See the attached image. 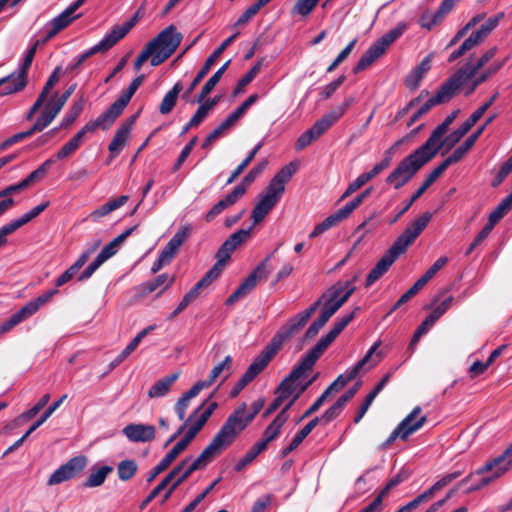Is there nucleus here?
<instances>
[{"label":"nucleus","instance_id":"24","mask_svg":"<svg viewBox=\"0 0 512 512\" xmlns=\"http://www.w3.org/2000/svg\"><path fill=\"white\" fill-rule=\"evenodd\" d=\"M175 282V276H169L168 274H160L155 279L144 282L137 287L138 294L141 297H145L148 294L156 291L160 287L163 288L159 291L158 296L161 295L165 290L173 285Z\"/></svg>","mask_w":512,"mask_h":512},{"label":"nucleus","instance_id":"20","mask_svg":"<svg viewBox=\"0 0 512 512\" xmlns=\"http://www.w3.org/2000/svg\"><path fill=\"white\" fill-rule=\"evenodd\" d=\"M458 112L459 110L453 111L432 131L428 139L422 144L427 150L433 151V149L437 148V153L440 151L443 146L442 138L447 133L449 126L457 117Z\"/></svg>","mask_w":512,"mask_h":512},{"label":"nucleus","instance_id":"9","mask_svg":"<svg viewBox=\"0 0 512 512\" xmlns=\"http://www.w3.org/2000/svg\"><path fill=\"white\" fill-rule=\"evenodd\" d=\"M508 456L509 455L505 454V451H504L501 455L488 461L485 465H483L481 468H479L476 471L477 475H485L489 472H492V474L483 476L477 484L469 487L467 489L466 493L469 494V493L478 491V490L482 489L483 487L492 483L494 480L500 478L502 475H504L508 471L509 465H510V461L506 460Z\"/></svg>","mask_w":512,"mask_h":512},{"label":"nucleus","instance_id":"18","mask_svg":"<svg viewBox=\"0 0 512 512\" xmlns=\"http://www.w3.org/2000/svg\"><path fill=\"white\" fill-rule=\"evenodd\" d=\"M449 166L444 165V161L434 168L423 181L421 186L414 192L411 198L408 200L406 205L396 214V216L390 221V224H394L399 218L406 213L413 203L420 198L424 192L446 171Z\"/></svg>","mask_w":512,"mask_h":512},{"label":"nucleus","instance_id":"61","mask_svg":"<svg viewBox=\"0 0 512 512\" xmlns=\"http://www.w3.org/2000/svg\"><path fill=\"white\" fill-rule=\"evenodd\" d=\"M327 322L328 321H326L321 315H319V317L316 320H314L310 324L308 329L305 331L302 337V342L314 339Z\"/></svg>","mask_w":512,"mask_h":512},{"label":"nucleus","instance_id":"64","mask_svg":"<svg viewBox=\"0 0 512 512\" xmlns=\"http://www.w3.org/2000/svg\"><path fill=\"white\" fill-rule=\"evenodd\" d=\"M454 301L453 296H449L445 298L437 307H435L431 313L428 315V317L436 323L444 314L445 312L451 307L452 303Z\"/></svg>","mask_w":512,"mask_h":512},{"label":"nucleus","instance_id":"48","mask_svg":"<svg viewBox=\"0 0 512 512\" xmlns=\"http://www.w3.org/2000/svg\"><path fill=\"white\" fill-rule=\"evenodd\" d=\"M376 175L371 171L360 174L352 183L348 185L342 196L340 197V201L348 198L354 192L359 190L362 186H364L368 181L373 179Z\"/></svg>","mask_w":512,"mask_h":512},{"label":"nucleus","instance_id":"6","mask_svg":"<svg viewBox=\"0 0 512 512\" xmlns=\"http://www.w3.org/2000/svg\"><path fill=\"white\" fill-rule=\"evenodd\" d=\"M183 35L175 25L171 24L157 34L147 45L154 55L150 60L152 66L156 67L168 60L181 44Z\"/></svg>","mask_w":512,"mask_h":512},{"label":"nucleus","instance_id":"47","mask_svg":"<svg viewBox=\"0 0 512 512\" xmlns=\"http://www.w3.org/2000/svg\"><path fill=\"white\" fill-rule=\"evenodd\" d=\"M55 159L49 158L45 160L37 169L32 171L25 179L22 180L25 188H28L32 183L37 180L42 179L50 169V167L54 164Z\"/></svg>","mask_w":512,"mask_h":512},{"label":"nucleus","instance_id":"2","mask_svg":"<svg viewBox=\"0 0 512 512\" xmlns=\"http://www.w3.org/2000/svg\"><path fill=\"white\" fill-rule=\"evenodd\" d=\"M303 325L302 320L293 323L288 327H281L272 337L270 342L260 352V354L248 366L245 373L230 391V397L235 398L239 393L251 383L270 363L275 355L281 350L283 344L292 338V334Z\"/></svg>","mask_w":512,"mask_h":512},{"label":"nucleus","instance_id":"32","mask_svg":"<svg viewBox=\"0 0 512 512\" xmlns=\"http://www.w3.org/2000/svg\"><path fill=\"white\" fill-rule=\"evenodd\" d=\"M8 78L5 82H3L0 86V96H6L9 94H13L19 91H22L27 85V78L18 73L15 75L14 73L6 76Z\"/></svg>","mask_w":512,"mask_h":512},{"label":"nucleus","instance_id":"12","mask_svg":"<svg viewBox=\"0 0 512 512\" xmlns=\"http://www.w3.org/2000/svg\"><path fill=\"white\" fill-rule=\"evenodd\" d=\"M240 35V32L237 31L231 36H229L226 40H224L220 46L206 59L201 69L196 74L193 81L190 83L189 87L185 91V93L182 95L184 99H186L193 91L194 89L200 84V82L204 79V77L208 74L211 67L215 64L217 59L220 57V55L227 49L228 46H230L235 39Z\"/></svg>","mask_w":512,"mask_h":512},{"label":"nucleus","instance_id":"28","mask_svg":"<svg viewBox=\"0 0 512 512\" xmlns=\"http://www.w3.org/2000/svg\"><path fill=\"white\" fill-rule=\"evenodd\" d=\"M180 372H174L157 380L148 390L147 395L149 398H160L165 396L171 389V386L180 377Z\"/></svg>","mask_w":512,"mask_h":512},{"label":"nucleus","instance_id":"11","mask_svg":"<svg viewBox=\"0 0 512 512\" xmlns=\"http://www.w3.org/2000/svg\"><path fill=\"white\" fill-rule=\"evenodd\" d=\"M87 463L88 459L85 455L70 458L50 475L47 480V485H58L77 477L85 469Z\"/></svg>","mask_w":512,"mask_h":512},{"label":"nucleus","instance_id":"4","mask_svg":"<svg viewBox=\"0 0 512 512\" xmlns=\"http://www.w3.org/2000/svg\"><path fill=\"white\" fill-rule=\"evenodd\" d=\"M343 288L341 287V282L335 283L331 286L322 296L317 299L312 305H310L304 311L298 313L297 315L290 318L286 324L282 327H288L291 324L297 323L299 320H302L303 325L297 329L296 332L292 334V337L298 334L302 328L305 327L311 316L317 311L320 305L323 304L322 311L320 315L326 320L329 319L344 305L339 296L342 294Z\"/></svg>","mask_w":512,"mask_h":512},{"label":"nucleus","instance_id":"59","mask_svg":"<svg viewBox=\"0 0 512 512\" xmlns=\"http://www.w3.org/2000/svg\"><path fill=\"white\" fill-rule=\"evenodd\" d=\"M501 68V64L496 65L495 67H490L486 69L483 73H481L468 87V89L465 92L466 96L471 95L474 93L476 88L482 84L483 82L487 81L493 74H495L499 69Z\"/></svg>","mask_w":512,"mask_h":512},{"label":"nucleus","instance_id":"31","mask_svg":"<svg viewBox=\"0 0 512 512\" xmlns=\"http://www.w3.org/2000/svg\"><path fill=\"white\" fill-rule=\"evenodd\" d=\"M155 325H150L143 330H141L131 341L130 343L123 349V351L110 363V370L117 367L121 362L124 361L126 357H128L140 344L142 339L152 330H154Z\"/></svg>","mask_w":512,"mask_h":512},{"label":"nucleus","instance_id":"60","mask_svg":"<svg viewBox=\"0 0 512 512\" xmlns=\"http://www.w3.org/2000/svg\"><path fill=\"white\" fill-rule=\"evenodd\" d=\"M510 211L509 206L502 201L497 205V207L490 213L487 224L492 228Z\"/></svg>","mask_w":512,"mask_h":512},{"label":"nucleus","instance_id":"63","mask_svg":"<svg viewBox=\"0 0 512 512\" xmlns=\"http://www.w3.org/2000/svg\"><path fill=\"white\" fill-rule=\"evenodd\" d=\"M448 263V258L446 256H442L438 258L432 266L419 278L425 285L428 283L430 279H432L435 274L442 269Z\"/></svg>","mask_w":512,"mask_h":512},{"label":"nucleus","instance_id":"41","mask_svg":"<svg viewBox=\"0 0 512 512\" xmlns=\"http://www.w3.org/2000/svg\"><path fill=\"white\" fill-rule=\"evenodd\" d=\"M134 94L127 88L106 110L116 120L123 113Z\"/></svg>","mask_w":512,"mask_h":512},{"label":"nucleus","instance_id":"44","mask_svg":"<svg viewBox=\"0 0 512 512\" xmlns=\"http://www.w3.org/2000/svg\"><path fill=\"white\" fill-rule=\"evenodd\" d=\"M264 450H266L264 448V444H260L259 442H256L249 449V451L236 463V465L234 466V470L236 472L243 471Z\"/></svg>","mask_w":512,"mask_h":512},{"label":"nucleus","instance_id":"52","mask_svg":"<svg viewBox=\"0 0 512 512\" xmlns=\"http://www.w3.org/2000/svg\"><path fill=\"white\" fill-rule=\"evenodd\" d=\"M425 284L418 279L412 287H410L393 305L391 310L389 311V314L400 308L403 304L407 303L412 297H414L423 287Z\"/></svg>","mask_w":512,"mask_h":512},{"label":"nucleus","instance_id":"5","mask_svg":"<svg viewBox=\"0 0 512 512\" xmlns=\"http://www.w3.org/2000/svg\"><path fill=\"white\" fill-rule=\"evenodd\" d=\"M265 404L264 398H259L252 404V412L246 413L247 404H240L226 419L217 434L230 446L239 434L254 420Z\"/></svg>","mask_w":512,"mask_h":512},{"label":"nucleus","instance_id":"57","mask_svg":"<svg viewBox=\"0 0 512 512\" xmlns=\"http://www.w3.org/2000/svg\"><path fill=\"white\" fill-rule=\"evenodd\" d=\"M319 1L320 0H297L292 8V14L306 17L315 9Z\"/></svg>","mask_w":512,"mask_h":512},{"label":"nucleus","instance_id":"26","mask_svg":"<svg viewBox=\"0 0 512 512\" xmlns=\"http://www.w3.org/2000/svg\"><path fill=\"white\" fill-rule=\"evenodd\" d=\"M461 86L462 85L458 83V80L453 78V76H450L445 82L442 83V85L436 91L435 95L432 96L430 100L435 106L449 102L454 97L456 92L461 88Z\"/></svg>","mask_w":512,"mask_h":512},{"label":"nucleus","instance_id":"58","mask_svg":"<svg viewBox=\"0 0 512 512\" xmlns=\"http://www.w3.org/2000/svg\"><path fill=\"white\" fill-rule=\"evenodd\" d=\"M345 406L346 404L338 398L337 401L323 413L322 417L319 418L320 421L324 424L330 423L341 414Z\"/></svg>","mask_w":512,"mask_h":512},{"label":"nucleus","instance_id":"34","mask_svg":"<svg viewBox=\"0 0 512 512\" xmlns=\"http://www.w3.org/2000/svg\"><path fill=\"white\" fill-rule=\"evenodd\" d=\"M57 115L58 113L50 107V102L46 103L41 114L37 117L35 123L29 130H27L30 136H32L36 132L43 131L52 123V121L57 117Z\"/></svg>","mask_w":512,"mask_h":512},{"label":"nucleus","instance_id":"35","mask_svg":"<svg viewBox=\"0 0 512 512\" xmlns=\"http://www.w3.org/2000/svg\"><path fill=\"white\" fill-rule=\"evenodd\" d=\"M125 36L126 34L124 33L123 27L117 25L111 30L110 33H108L99 43L93 47L97 53H105Z\"/></svg>","mask_w":512,"mask_h":512},{"label":"nucleus","instance_id":"49","mask_svg":"<svg viewBox=\"0 0 512 512\" xmlns=\"http://www.w3.org/2000/svg\"><path fill=\"white\" fill-rule=\"evenodd\" d=\"M480 69L477 65L471 62L465 63L460 69H458L452 76L458 83L463 85L466 81L472 79Z\"/></svg>","mask_w":512,"mask_h":512},{"label":"nucleus","instance_id":"33","mask_svg":"<svg viewBox=\"0 0 512 512\" xmlns=\"http://www.w3.org/2000/svg\"><path fill=\"white\" fill-rule=\"evenodd\" d=\"M181 453L182 451L174 445V447L162 458V460L150 470L146 478L147 483H152L155 478L160 473L165 471Z\"/></svg>","mask_w":512,"mask_h":512},{"label":"nucleus","instance_id":"56","mask_svg":"<svg viewBox=\"0 0 512 512\" xmlns=\"http://www.w3.org/2000/svg\"><path fill=\"white\" fill-rule=\"evenodd\" d=\"M257 100L258 94L250 95L235 111L228 115L227 119L234 125Z\"/></svg>","mask_w":512,"mask_h":512},{"label":"nucleus","instance_id":"21","mask_svg":"<svg viewBox=\"0 0 512 512\" xmlns=\"http://www.w3.org/2000/svg\"><path fill=\"white\" fill-rule=\"evenodd\" d=\"M123 434L132 442H149L155 439L156 429L148 424H129L124 427Z\"/></svg>","mask_w":512,"mask_h":512},{"label":"nucleus","instance_id":"17","mask_svg":"<svg viewBox=\"0 0 512 512\" xmlns=\"http://www.w3.org/2000/svg\"><path fill=\"white\" fill-rule=\"evenodd\" d=\"M331 344L328 343L324 337H321L317 343L300 359V361L293 367V371L300 377L307 371L313 369L317 360L326 351Z\"/></svg>","mask_w":512,"mask_h":512},{"label":"nucleus","instance_id":"36","mask_svg":"<svg viewBox=\"0 0 512 512\" xmlns=\"http://www.w3.org/2000/svg\"><path fill=\"white\" fill-rule=\"evenodd\" d=\"M270 260V256H267L251 273L250 275L244 279L242 284L247 287L249 290H253L257 284V281L264 277L266 274L271 272V269H268V262Z\"/></svg>","mask_w":512,"mask_h":512},{"label":"nucleus","instance_id":"7","mask_svg":"<svg viewBox=\"0 0 512 512\" xmlns=\"http://www.w3.org/2000/svg\"><path fill=\"white\" fill-rule=\"evenodd\" d=\"M407 29V25L403 22L398 23L396 27L389 30L382 37L372 43L363 53L353 68V73L358 74L371 66L378 58L385 54L387 48L399 39Z\"/></svg>","mask_w":512,"mask_h":512},{"label":"nucleus","instance_id":"10","mask_svg":"<svg viewBox=\"0 0 512 512\" xmlns=\"http://www.w3.org/2000/svg\"><path fill=\"white\" fill-rule=\"evenodd\" d=\"M381 342L378 341L374 345L370 347L365 356L360 359L346 374L339 375L326 389L328 394L330 395L332 391H339L344 388L350 381L355 379L360 372V370L365 367V365L369 364L368 369L375 367L380 359L375 360L372 359L373 354L379 348Z\"/></svg>","mask_w":512,"mask_h":512},{"label":"nucleus","instance_id":"51","mask_svg":"<svg viewBox=\"0 0 512 512\" xmlns=\"http://www.w3.org/2000/svg\"><path fill=\"white\" fill-rule=\"evenodd\" d=\"M337 121V115L329 112L317 120L311 128L321 137Z\"/></svg>","mask_w":512,"mask_h":512},{"label":"nucleus","instance_id":"29","mask_svg":"<svg viewBox=\"0 0 512 512\" xmlns=\"http://www.w3.org/2000/svg\"><path fill=\"white\" fill-rule=\"evenodd\" d=\"M319 422V417H314L301 430H299L292 439L291 443L281 451V458L287 457L292 451H294L318 425Z\"/></svg>","mask_w":512,"mask_h":512},{"label":"nucleus","instance_id":"39","mask_svg":"<svg viewBox=\"0 0 512 512\" xmlns=\"http://www.w3.org/2000/svg\"><path fill=\"white\" fill-rule=\"evenodd\" d=\"M462 475L461 471H455L441 477L437 482H435L430 488L425 490L423 493L427 498V501L431 500L437 492L442 490L444 487L449 485L451 482L456 480Z\"/></svg>","mask_w":512,"mask_h":512},{"label":"nucleus","instance_id":"62","mask_svg":"<svg viewBox=\"0 0 512 512\" xmlns=\"http://www.w3.org/2000/svg\"><path fill=\"white\" fill-rule=\"evenodd\" d=\"M221 77L214 73L208 81L203 85L200 93L195 99L196 103H202L206 97L212 92V90L215 88V86L219 83Z\"/></svg>","mask_w":512,"mask_h":512},{"label":"nucleus","instance_id":"55","mask_svg":"<svg viewBox=\"0 0 512 512\" xmlns=\"http://www.w3.org/2000/svg\"><path fill=\"white\" fill-rule=\"evenodd\" d=\"M403 143V139H400L396 141L389 149H387L384 153V158L377 163L373 169L372 172L377 176L379 173H381L383 170L389 167L392 155L397 147H399Z\"/></svg>","mask_w":512,"mask_h":512},{"label":"nucleus","instance_id":"40","mask_svg":"<svg viewBox=\"0 0 512 512\" xmlns=\"http://www.w3.org/2000/svg\"><path fill=\"white\" fill-rule=\"evenodd\" d=\"M134 94L127 88L106 110L116 120L123 113Z\"/></svg>","mask_w":512,"mask_h":512},{"label":"nucleus","instance_id":"45","mask_svg":"<svg viewBox=\"0 0 512 512\" xmlns=\"http://www.w3.org/2000/svg\"><path fill=\"white\" fill-rule=\"evenodd\" d=\"M261 66H262V60L257 61L249 69V71L246 72V74L239 79L236 87L233 90V95L234 96H237V95H239V94L244 92L245 86L250 84L255 79V77L257 76V74L259 73V71L261 69Z\"/></svg>","mask_w":512,"mask_h":512},{"label":"nucleus","instance_id":"54","mask_svg":"<svg viewBox=\"0 0 512 512\" xmlns=\"http://www.w3.org/2000/svg\"><path fill=\"white\" fill-rule=\"evenodd\" d=\"M268 163L267 159H262L244 176L240 183L247 188L263 173Z\"/></svg>","mask_w":512,"mask_h":512},{"label":"nucleus","instance_id":"50","mask_svg":"<svg viewBox=\"0 0 512 512\" xmlns=\"http://www.w3.org/2000/svg\"><path fill=\"white\" fill-rule=\"evenodd\" d=\"M84 108L82 100L74 102L60 123V128H68L80 116Z\"/></svg>","mask_w":512,"mask_h":512},{"label":"nucleus","instance_id":"16","mask_svg":"<svg viewBox=\"0 0 512 512\" xmlns=\"http://www.w3.org/2000/svg\"><path fill=\"white\" fill-rule=\"evenodd\" d=\"M495 118V114L488 117L481 126H479L470 136H468L465 139V141L459 147H457L450 156H448L444 160V165L450 166L454 163L459 162L465 156V154L474 146L475 142L482 135L486 127L490 125Z\"/></svg>","mask_w":512,"mask_h":512},{"label":"nucleus","instance_id":"42","mask_svg":"<svg viewBox=\"0 0 512 512\" xmlns=\"http://www.w3.org/2000/svg\"><path fill=\"white\" fill-rule=\"evenodd\" d=\"M134 94L127 88L106 110L116 120L123 113Z\"/></svg>","mask_w":512,"mask_h":512},{"label":"nucleus","instance_id":"38","mask_svg":"<svg viewBox=\"0 0 512 512\" xmlns=\"http://www.w3.org/2000/svg\"><path fill=\"white\" fill-rule=\"evenodd\" d=\"M421 413V407L416 406L413 408V410L399 423L404 424V427L402 428V431H406L408 429H412L413 433L418 431L427 421L426 416H419Z\"/></svg>","mask_w":512,"mask_h":512},{"label":"nucleus","instance_id":"1","mask_svg":"<svg viewBox=\"0 0 512 512\" xmlns=\"http://www.w3.org/2000/svg\"><path fill=\"white\" fill-rule=\"evenodd\" d=\"M431 217L432 214L430 212H424L405 228L367 275L365 281L366 288H369L379 280L395 261L407 251L408 247L427 227Z\"/></svg>","mask_w":512,"mask_h":512},{"label":"nucleus","instance_id":"27","mask_svg":"<svg viewBox=\"0 0 512 512\" xmlns=\"http://www.w3.org/2000/svg\"><path fill=\"white\" fill-rule=\"evenodd\" d=\"M232 362V357L230 355H227L222 362L218 363L216 366L212 368L208 376V379L197 381L196 384L202 390L209 388L217 380V378L224 372L227 373L224 379H227L231 374Z\"/></svg>","mask_w":512,"mask_h":512},{"label":"nucleus","instance_id":"13","mask_svg":"<svg viewBox=\"0 0 512 512\" xmlns=\"http://www.w3.org/2000/svg\"><path fill=\"white\" fill-rule=\"evenodd\" d=\"M84 2L85 0H76L70 4L62 13L53 18L50 21L51 29L47 32L46 37L42 40V44L52 39L60 31L69 26L73 20L77 19L80 15L73 16V14L84 4Z\"/></svg>","mask_w":512,"mask_h":512},{"label":"nucleus","instance_id":"3","mask_svg":"<svg viewBox=\"0 0 512 512\" xmlns=\"http://www.w3.org/2000/svg\"><path fill=\"white\" fill-rule=\"evenodd\" d=\"M437 155V148L427 150L423 145L404 157L396 168L387 176L386 183L396 190L406 185L417 172Z\"/></svg>","mask_w":512,"mask_h":512},{"label":"nucleus","instance_id":"46","mask_svg":"<svg viewBox=\"0 0 512 512\" xmlns=\"http://www.w3.org/2000/svg\"><path fill=\"white\" fill-rule=\"evenodd\" d=\"M435 323L427 316L422 323L416 328L410 343L407 347V352L413 354L415 348L420 341L421 337L425 335Z\"/></svg>","mask_w":512,"mask_h":512},{"label":"nucleus","instance_id":"19","mask_svg":"<svg viewBox=\"0 0 512 512\" xmlns=\"http://www.w3.org/2000/svg\"><path fill=\"white\" fill-rule=\"evenodd\" d=\"M281 195L277 194L269 188H265L263 194L260 195L258 203L252 210L251 218L254 224H258L264 220L266 215L276 206L280 201Z\"/></svg>","mask_w":512,"mask_h":512},{"label":"nucleus","instance_id":"37","mask_svg":"<svg viewBox=\"0 0 512 512\" xmlns=\"http://www.w3.org/2000/svg\"><path fill=\"white\" fill-rule=\"evenodd\" d=\"M115 122V119L108 113L107 110H105L102 114H100L95 120H91L87 122L82 129L84 132L87 133H93L96 131V129L100 128L102 130H107L110 128L113 123Z\"/></svg>","mask_w":512,"mask_h":512},{"label":"nucleus","instance_id":"15","mask_svg":"<svg viewBox=\"0 0 512 512\" xmlns=\"http://www.w3.org/2000/svg\"><path fill=\"white\" fill-rule=\"evenodd\" d=\"M300 376L291 370V372L281 381L279 386L277 387L275 394L277 395L275 399L270 403L267 409L263 413V417H268L273 412H275L281 404L292 395L294 391V382L297 381Z\"/></svg>","mask_w":512,"mask_h":512},{"label":"nucleus","instance_id":"8","mask_svg":"<svg viewBox=\"0 0 512 512\" xmlns=\"http://www.w3.org/2000/svg\"><path fill=\"white\" fill-rule=\"evenodd\" d=\"M229 445L216 433L211 442L190 466L175 480L179 485L186 481L193 472L205 468L216 456L220 455Z\"/></svg>","mask_w":512,"mask_h":512},{"label":"nucleus","instance_id":"14","mask_svg":"<svg viewBox=\"0 0 512 512\" xmlns=\"http://www.w3.org/2000/svg\"><path fill=\"white\" fill-rule=\"evenodd\" d=\"M138 115L139 113H136L127 118L116 130L111 142L108 145L111 159H115L126 146V143L130 138L132 127Z\"/></svg>","mask_w":512,"mask_h":512},{"label":"nucleus","instance_id":"25","mask_svg":"<svg viewBox=\"0 0 512 512\" xmlns=\"http://www.w3.org/2000/svg\"><path fill=\"white\" fill-rule=\"evenodd\" d=\"M189 459H184L178 463L160 482L154 487L148 496L140 504V509H144L149 503H151L182 471Z\"/></svg>","mask_w":512,"mask_h":512},{"label":"nucleus","instance_id":"30","mask_svg":"<svg viewBox=\"0 0 512 512\" xmlns=\"http://www.w3.org/2000/svg\"><path fill=\"white\" fill-rule=\"evenodd\" d=\"M113 472V467L109 465H103L100 467H93L91 473L82 483L84 488H96L104 484L109 474Z\"/></svg>","mask_w":512,"mask_h":512},{"label":"nucleus","instance_id":"43","mask_svg":"<svg viewBox=\"0 0 512 512\" xmlns=\"http://www.w3.org/2000/svg\"><path fill=\"white\" fill-rule=\"evenodd\" d=\"M138 471V465L133 459H125L118 463L117 474L121 481L131 480Z\"/></svg>","mask_w":512,"mask_h":512},{"label":"nucleus","instance_id":"53","mask_svg":"<svg viewBox=\"0 0 512 512\" xmlns=\"http://www.w3.org/2000/svg\"><path fill=\"white\" fill-rule=\"evenodd\" d=\"M66 398L67 394H64L59 400L51 404L40 418L29 427V432L32 434L36 429H38L60 407Z\"/></svg>","mask_w":512,"mask_h":512},{"label":"nucleus","instance_id":"23","mask_svg":"<svg viewBox=\"0 0 512 512\" xmlns=\"http://www.w3.org/2000/svg\"><path fill=\"white\" fill-rule=\"evenodd\" d=\"M190 226H183L180 230H178L173 237L168 241V243L161 250L160 255L165 258L169 263L174 259L176 254L178 253L180 247L186 241L190 233Z\"/></svg>","mask_w":512,"mask_h":512},{"label":"nucleus","instance_id":"22","mask_svg":"<svg viewBox=\"0 0 512 512\" xmlns=\"http://www.w3.org/2000/svg\"><path fill=\"white\" fill-rule=\"evenodd\" d=\"M297 170L298 164L296 162H290L274 175L267 185V188L282 196L285 191V184L291 180Z\"/></svg>","mask_w":512,"mask_h":512}]
</instances>
